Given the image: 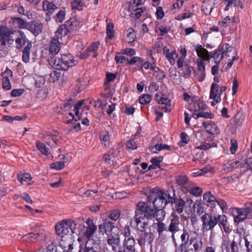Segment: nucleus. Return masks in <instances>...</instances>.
Segmentation results:
<instances>
[{
    "mask_svg": "<svg viewBox=\"0 0 252 252\" xmlns=\"http://www.w3.org/2000/svg\"><path fill=\"white\" fill-rule=\"evenodd\" d=\"M204 203L201 199H198L195 201L193 209L197 215H201L204 212Z\"/></svg>",
    "mask_w": 252,
    "mask_h": 252,
    "instance_id": "obj_27",
    "label": "nucleus"
},
{
    "mask_svg": "<svg viewBox=\"0 0 252 252\" xmlns=\"http://www.w3.org/2000/svg\"><path fill=\"white\" fill-rule=\"evenodd\" d=\"M77 225V223L72 220H64L56 225V233L62 238L61 245L63 246L64 248L66 247L65 246L64 238L65 240H71L72 234L78 233L80 234V230Z\"/></svg>",
    "mask_w": 252,
    "mask_h": 252,
    "instance_id": "obj_2",
    "label": "nucleus"
},
{
    "mask_svg": "<svg viewBox=\"0 0 252 252\" xmlns=\"http://www.w3.org/2000/svg\"><path fill=\"white\" fill-rule=\"evenodd\" d=\"M64 162L61 161L54 162L51 164V167L57 170H61L64 168Z\"/></svg>",
    "mask_w": 252,
    "mask_h": 252,
    "instance_id": "obj_56",
    "label": "nucleus"
},
{
    "mask_svg": "<svg viewBox=\"0 0 252 252\" xmlns=\"http://www.w3.org/2000/svg\"><path fill=\"white\" fill-rule=\"evenodd\" d=\"M57 8L56 6L48 1L45 0L43 2V8L44 10H53Z\"/></svg>",
    "mask_w": 252,
    "mask_h": 252,
    "instance_id": "obj_49",
    "label": "nucleus"
},
{
    "mask_svg": "<svg viewBox=\"0 0 252 252\" xmlns=\"http://www.w3.org/2000/svg\"><path fill=\"white\" fill-rule=\"evenodd\" d=\"M82 25V23L79 22L75 19H70L69 21L67 22V26H68L69 30H76L78 29L79 27Z\"/></svg>",
    "mask_w": 252,
    "mask_h": 252,
    "instance_id": "obj_33",
    "label": "nucleus"
},
{
    "mask_svg": "<svg viewBox=\"0 0 252 252\" xmlns=\"http://www.w3.org/2000/svg\"><path fill=\"white\" fill-rule=\"evenodd\" d=\"M36 146L42 154L45 155H47L49 154V149L44 143L39 141H36Z\"/></svg>",
    "mask_w": 252,
    "mask_h": 252,
    "instance_id": "obj_41",
    "label": "nucleus"
},
{
    "mask_svg": "<svg viewBox=\"0 0 252 252\" xmlns=\"http://www.w3.org/2000/svg\"><path fill=\"white\" fill-rule=\"evenodd\" d=\"M192 69V67L189 66L187 64L185 65L184 66V71H183L184 76L186 78L189 77L190 75Z\"/></svg>",
    "mask_w": 252,
    "mask_h": 252,
    "instance_id": "obj_60",
    "label": "nucleus"
},
{
    "mask_svg": "<svg viewBox=\"0 0 252 252\" xmlns=\"http://www.w3.org/2000/svg\"><path fill=\"white\" fill-rule=\"evenodd\" d=\"M184 228L182 220L179 217L174 213H172L170 216V223L168 226L167 231L172 234V238L175 241V234L176 232H181Z\"/></svg>",
    "mask_w": 252,
    "mask_h": 252,
    "instance_id": "obj_5",
    "label": "nucleus"
},
{
    "mask_svg": "<svg viewBox=\"0 0 252 252\" xmlns=\"http://www.w3.org/2000/svg\"><path fill=\"white\" fill-rule=\"evenodd\" d=\"M166 57L170 63L173 65L175 63V59L178 57V54L175 51H172Z\"/></svg>",
    "mask_w": 252,
    "mask_h": 252,
    "instance_id": "obj_47",
    "label": "nucleus"
},
{
    "mask_svg": "<svg viewBox=\"0 0 252 252\" xmlns=\"http://www.w3.org/2000/svg\"><path fill=\"white\" fill-rule=\"evenodd\" d=\"M16 48L18 49H21L23 46L29 42H30L26 37L25 33L21 31L15 32Z\"/></svg>",
    "mask_w": 252,
    "mask_h": 252,
    "instance_id": "obj_13",
    "label": "nucleus"
},
{
    "mask_svg": "<svg viewBox=\"0 0 252 252\" xmlns=\"http://www.w3.org/2000/svg\"><path fill=\"white\" fill-rule=\"evenodd\" d=\"M75 114L73 115L72 113H69V114L72 117V120L77 121L81 118V114L79 113L78 109H73Z\"/></svg>",
    "mask_w": 252,
    "mask_h": 252,
    "instance_id": "obj_62",
    "label": "nucleus"
},
{
    "mask_svg": "<svg viewBox=\"0 0 252 252\" xmlns=\"http://www.w3.org/2000/svg\"><path fill=\"white\" fill-rule=\"evenodd\" d=\"M217 223H219L220 225L223 226V229H225V226L227 223V218L224 215H219L216 216Z\"/></svg>",
    "mask_w": 252,
    "mask_h": 252,
    "instance_id": "obj_44",
    "label": "nucleus"
},
{
    "mask_svg": "<svg viewBox=\"0 0 252 252\" xmlns=\"http://www.w3.org/2000/svg\"><path fill=\"white\" fill-rule=\"evenodd\" d=\"M155 98L156 101L158 102V104L164 105V106L162 107V109H164L165 112L170 111V100L166 97H161L158 94H156L155 95Z\"/></svg>",
    "mask_w": 252,
    "mask_h": 252,
    "instance_id": "obj_25",
    "label": "nucleus"
},
{
    "mask_svg": "<svg viewBox=\"0 0 252 252\" xmlns=\"http://www.w3.org/2000/svg\"><path fill=\"white\" fill-rule=\"evenodd\" d=\"M14 24L20 29H28L29 23H27L20 18L14 17L12 18Z\"/></svg>",
    "mask_w": 252,
    "mask_h": 252,
    "instance_id": "obj_31",
    "label": "nucleus"
},
{
    "mask_svg": "<svg viewBox=\"0 0 252 252\" xmlns=\"http://www.w3.org/2000/svg\"><path fill=\"white\" fill-rule=\"evenodd\" d=\"M214 169L210 166H206L201 169L198 170L197 172L193 173L194 176H202L208 172H213Z\"/></svg>",
    "mask_w": 252,
    "mask_h": 252,
    "instance_id": "obj_40",
    "label": "nucleus"
},
{
    "mask_svg": "<svg viewBox=\"0 0 252 252\" xmlns=\"http://www.w3.org/2000/svg\"><path fill=\"white\" fill-rule=\"evenodd\" d=\"M32 47V44L31 42H29L23 50L22 60L25 63H27L29 61L30 51Z\"/></svg>",
    "mask_w": 252,
    "mask_h": 252,
    "instance_id": "obj_30",
    "label": "nucleus"
},
{
    "mask_svg": "<svg viewBox=\"0 0 252 252\" xmlns=\"http://www.w3.org/2000/svg\"><path fill=\"white\" fill-rule=\"evenodd\" d=\"M88 225L87 229L85 232V235L88 238H90L93 236L94 233L95 232L97 227L94 224L93 220L88 219L86 221Z\"/></svg>",
    "mask_w": 252,
    "mask_h": 252,
    "instance_id": "obj_22",
    "label": "nucleus"
},
{
    "mask_svg": "<svg viewBox=\"0 0 252 252\" xmlns=\"http://www.w3.org/2000/svg\"><path fill=\"white\" fill-rule=\"evenodd\" d=\"M214 146V144H209V143H204L201 144L200 145L197 146L196 147V149H200V150H208L211 147Z\"/></svg>",
    "mask_w": 252,
    "mask_h": 252,
    "instance_id": "obj_63",
    "label": "nucleus"
},
{
    "mask_svg": "<svg viewBox=\"0 0 252 252\" xmlns=\"http://www.w3.org/2000/svg\"><path fill=\"white\" fill-rule=\"evenodd\" d=\"M221 94H220L219 86L215 83H212L211 86L210 98L213 99L211 102L212 106H215L221 101Z\"/></svg>",
    "mask_w": 252,
    "mask_h": 252,
    "instance_id": "obj_12",
    "label": "nucleus"
},
{
    "mask_svg": "<svg viewBox=\"0 0 252 252\" xmlns=\"http://www.w3.org/2000/svg\"><path fill=\"white\" fill-rule=\"evenodd\" d=\"M233 48L229 46L228 44L223 45L220 49H218L214 51L211 55L209 54L208 51L205 48H203L201 45H197L195 47V51L197 55L200 58L202 59L204 61H209L210 57L214 58L215 60H219L220 61L224 55H227V53L233 51Z\"/></svg>",
    "mask_w": 252,
    "mask_h": 252,
    "instance_id": "obj_3",
    "label": "nucleus"
},
{
    "mask_svg": "<svg viewBox=\"0 0 252 252\" xmlns=\"http://www.w3.org/2000/svg\"><path fill=\"white\" fill-rule=\"evenodd\" d=\"M149 210L152 211V216H150L151 220L155 218L156 220L160 222V221L163 220L165 216V213L164 211L162 209H154L152 208L151 207L149 206Z\"/></svg>",
    "mask_w": 252,
    "mask_h": 252,
    "instance_id": "obj_18",
    "label": "nucleus"
},
{
    "mask_svg": "<svg viewBox=\"0 0 252 252\" xmlns=\"http://www.w3.org/2000/svg\"><path fill=\"white\" fill-rule=\"evenodd\" d=\"M173 203L174 204V209L179 214L183 212L184 208L185 205V202L181 198L174 197L172 198Z\"/></svg>",
    "mask_w": 252,
    "mask_h": 252,
    "instance_id": "obj_21",
    "label": "nucleus"
},
{
    "mask_svg": "<svg viewBox=\"0 0 252 252\" xmlns=\"http://www.w3.org/2000/svg\"><path fill=\"white\" fill-rule=\"evenodd\" d=\"M45 236V232L44 230H41L40 233H30L29 234L27 237L29 238L32 239V240L39 239L42 240L44 239Z\"/></svg>",
    "mask_w": 252,
    "mask_h": 252,
    "instance_id": "obj_43",
    "label": "nucleus"
},
{
    "mask_svg": "<svg viewBox=\"0 0 252 252\" xmlns=\"http://www.w3.org/2000/svg\"><path fill=\"white\" fill-rule=\"evenodd\" d=\"M202 223V229L204 231H209L213 229L217 224L216 216L213 215L211 213H206L200 217Z\"/></svg>",
    "mask_w": 252,
    "mask_h": 252,
    "instance_id": "obj_8",
    "label": "nucleus"
},
{
    "mask_svg": "<svg viewBox=\"0 0 252 252\" xmlns=\"http://www.w3.org/2000/svg\"><path fill=\"white\" fill-rule=\"evenodd\" d=\"M198 97L194 96L191 98V100L193 103L190 104L189 110L191 111L198 112L199 111V102H198Z\"/></svg>",
    "mask_w": 252,
    "mask_h": 252,
    "instance_id": "obj_39",
    "label": "nucleus"
},
{
    "mask_svg": "<svg viewBox=\"0 0 252 252\" xmlns=\"http://www.w3.org/2000/svg\"><path fill=\"white\" fill-rule=\"evenodd\" d=\"M61 48V44L59 40L54 37L50 42L49 52L52 55H56L59 52Z\"/></svg>",
    "mask_w": 252,
    "mask_h": 252,
    "instance_id": "obj_24",
    "label": "nucleus"
},
{
    "mask_svg": "<svg viewBox=\"0 0 252 252\" xmlns=\"http://www.w3.org/2000/svg\"><path fill=\"white\" fill-rule=\"evenodd\" d=\"M50 63L56 69L65 70L76 64L73 57L69 54L62 55L61 57H53L50 59Z\"/></svg>",
    "mask_w": 252,
    "mask_h": 252,
    "instance_id": "obj_4",
    "label": "nucleus"
},
{
    "mask_svg": "<svg viewBox=\"0 0 252 252\" xmlns=\"http://www.w3.org/2000/svg\"><path fill=\"white\" fill-rule=\"evenodd\" d=\"M189 244L192 245L196 252H198L202 248L203 242L202 240L199 238L191 237L189 239Z\"/></svg>",
    "mask_w": 252,
    "mask_h": 252,
    "instance_id": "obj_28",
    "label": "nucleus"
},
{
    "mask_svg": "<svg viewBox=\"0 0 252 252\" xmlns=\"http://www.w3.org/2000/svg\"><path fill=\"white\" fill-rule=\"evenodd\" d=\"M200 59L197 63L198 69L196 72H205V65L203 63L202 59Z\"/></svg>",
    "mask_w": 252,
    "mask_h": 252,
    "instance_id": "obj_57",
    "label": "nucleus"
},
{
    "mask_svg": "<svg viewBox=\"0 0 252 252\" xmlns=\"http://www.w3.org/2000/svg\"><path fill=\"white\" fill-rule=\"evenodd\" d=\"M31 176L29 173L20 174L18 175V180L23 184L24 182H29L31 180Z\"/></svg>",
    "mask_w": 252,
    "mask_h": 252,
    "instance_id": "obj_46",
    "label": "nucleus"
},
{
    "mask_svg": "<svg viewBox=\"0 0 252 252\" xmlns=\"http://www.w3.org/2000/svg\"><path fill=\"white\" fill-rule=\"evenodd\" d=\"M126 146L127 149L129 150H133L137 148V145L135 142L132 139H130L127 141Z\"/></svg>",
    "mask_w": 252,
    "mask_h": 252,
    "instance_id": "obj_64",
    "label": "nucleus"
},
{
    "mask_svg": "<svg viewBox=\"0 0 252 252\" xmlns=\"http://www.w3.org/2000/svg\"><path fill=\"white\" fill-rule=\"evenodd\" d=\"M119 151L118 149H112L108 154L103 156V158L105 162L110 166L119 165L120 162Z\"/></svg>",
    "mask_w": 252,
    "mask_h": 252,
    "instance_id": "obj_10",
    "label": "nucleus"
},
{
    "mask_svg": "<svg viewBox=\"0 0 252 252\" xmlns=\"http://www.w3.org/2000/svg\"><path fill=\"white\" fill-rule=\"evenodd\" d=\"M176 182L179 186L186 190L192 184V183L189 181L188 177L186 175L179 176L176 179Z\"/></svg>",
    "mask_w": 252,
    "mask_h": 252,
    "instance_id": "obj_23",
    "label": "nucleus"
},
{
    "mask_svg": "<svg viewBox=\"0 0 252 252\" xmlns=\"http://www.w3.org/2000/svg\"><path fill=\"white\" fill-rule=\"evenodd\" d=\"M99 45V42L98 41L93 42L87 48L88 52L93 53V56L94 58L97 57L98 53L97 52V49Z\"/></svg>",
    "mask_w": 252,
    "mask_h": 252,
    "instance_id": "obj_36",
    "label": "nucleus"
},
{
    "mask_svg": "<svg viewBox=\"0 0 252 252\" xmlns=\"http://www.w3.org/2000/svg\"><path fill=\"white\" fill-rule=\"evenodd\" d=\"M69 32L67 25H62L56 32L55 37L57 39H61L66 36Z\"/></svg>",
    "mask_w": 252,
    "mask_h": 252,
    "instance_id": "obj_26",
    "label": "nucleus"
},
{
    "mask_svg": "<svg viewBox=\"0 0 252 252\" xmlns=\"http://www.w3.org/2000/svg\"><path fill=\"white\" fill-rule=\"evenodd\" d=\"M115 228L114 223L107 220L106 219L103 220V222L99 225L98 231L100 233L110 234L113 232L112 230Z\"/></svg>",
    "mask_w": 252,
    "mask_h": 252,
    "instance_id": "obj_14",
    "label": "nucleus"
},
{
    "mask_svg": "<svg viewBox=\"0 0 252 252\" xmlns=\"http://www.w3.org/2000/svg\"><path fill=\"white\" fill-rule=\"evenodd\" d=\"M151 95L150 94H143L139 97V100L140 104L146 105L151 102Z\"/></svg>",
    "mask_w": 252,
    "mask_h": 252,
    "instance_id": "obj_45",
    "label": "nucleus"
},
{
    "mask_svg": "<svg viewBox=\"0 0 252 252\" xmlns=\"http://www.w3.org/2000/svg\"><path fill=\"white\" fill-rule=\"evenodd\" d=\"M120 239L119 235L115 232H112L107 235V244L111 246L113 250L119 246Z\"/></svg>",
    "mask_w": 252,
    "mask_h": 252,
    "instance_id": "obj_15",
    "label": "nucleus"
},
{
    "mask_svg": "<svg viewBox=\"0 0 252 252\" xmlns=\"http://www.w3.org/2000/svg\"><path fill=\"white\" fill-rule=\"evenodd\" d=\"M203 200L206 202L207 205L210 207H214L216 205V200L213 195L210 192L205 193L203 195Z\"/></svg>",
    "mask_w": 252,
    "mask_h": 252,
    "instance_id": "obj_29",
    "label": "nucleus"
},
{
    "mask_svg": "<svg viewBox=\"0 0 252 252\" xmlns=\"http://www.w3.org/2000/svg\"><path fill=\"white\" fill-rule=\"evenodd\" d=\"M15 40V32L5 27H0V44L5 46L6 44L12 45Z\"/></svg>",
    "mask_w": 252,
    "mask_h": 252,
    "instance_id": "obj_7",
    "label": "nucleus"
},
{
    "mask_svg": "<svg viewBox=\"0 0 252 252\" xmlns=\"http://www.w3.org/2000/svg\"><path fill=\"white\" fill-rule=\"evenodd\" d=\"M114 25L112 23L108 24L106 28L107 35L109 39L112 38L114 36L113 32Z\"/></svg>",
    "mask_w": 252,
    "mask_h": 252,
    "instance_id": "obj_53",
    "label": "nucleus"
},
{
    "mask_svg": "<svg viewBox=\"0 0 252 252\" xmlns=\"http://www.w3.org/2000/svg\"><path fill=\"white\" fill-rule=\"evenodd\" d=\"M136 38V34L134 31L132 29H129L127 31L126 41L128 43H132Z\"/></svg>",
    "mask_w": 252,
    "mask_h": 252,
    "instance_id": "obj_42",
    "label": "nucleus"
},
{
    "mask_svg": "<svg viewBox=\"0 0 252 252\" xmlns=\"http://www.w3.org/2000/svg\"><path fill=\"white\" fill-rule=\"evenodd\" d=\"M169 146L167 145L164 144H156L151 149V151L153 153H156L158 151H161L164 149H169Z\"/></svg>",
    "mask_w": 252,
    "mask_h": 252,
    "instance_id": "obj_48",
    "label": "nucleus"
},
{
    "mask_svg": "<svg viewBox=\"0 0 252 252\" xmlns=\"http://www.w3.org/2000/svg\"><path fill=\"white\" fill-rule=\"evenodd\" d=\"M140 237L138 239L139 244L140 246L144 245L146 244H150L153 241V235L151 232H146L143 231L141 232Z\"/></svg>",
    "mask_w": 252,
    "mask_h": 252,
    "instance_id": "obj_19",
    "label": "nucleus"
},
{
    "mask_svg": "<svg viewBox=\"0 0 252 252\" xmlns=\"http://www.w3.org/2000/svg\"><path fill=\"white\" fill-rule=\"evenodd\" d=\"M213 9V4L211 0H208L203 3L202 6V10L206 14L209 15L211 13Z\"/></svg>",
    "mask_w": 252,
    "mask_h": 252,
    "instance_id": "obj_35",
    "label": "nucleus"
},
{
    "mask_svg": "<svg viewBox=\"0 0 252 252\" xmlns=\"http://www.w3.org/2000/svg\"><path fill=\"white\" fill-rule=\"evenodd\" d=\"M71 5L72 9L80 10L83 6L82 0H72L71 2Z\"/></svg>",
    "mask_w": 252,
    "mask_h": 252,
    "instance_id": "obj_50",
    "label": "nucleus"
},
{
    "mask_svg": "<svg viewBox=\"0 0 252 252\" xmlns=\"http://www.w3.org/2000/svg\"><path fill=\"white\" fill-rule=\"evenodd\" d=\"M120 216V211L119 210H113L111 212L109 218L114 221L117 220Z\"/></svg>",
    "mask_w": 252,
    "mask_h": 252,
    "instance_id": "obj_52",
    "label": "nucleus"
},
{
    "mask_svg": "<svg viewBox=\"0 0 252 252\" xmlns=\"http://www.w3.org/2000/svg\"><path fill=\"white\" fill-rule=\"evenodd\" d=\"M204 128L208 133L216 134L220 133V130L216 125L212 121L203 122Z\"/></svg>",
    "mask_w": 252,
    "mask_h": 252,
    "instance_id": "obj_20",
    "label": "nucleus"
},
{
    "mask_svg": "<svg viewBox=\"0 0 252 252\" xmlns=\"http://www.w3.org/2000/svg\"><path fill=\"white\" fill-rule=\"evenodd\" d=\"M50 81H52L53 82H54L59 79V78L60 77V73L56 71H53L50 75Z\"/></svg>",
    "mask_w": 252,
    "mask_h": 252,
    "instance_id": "obj_58",
    "label": "nucleus"
},
{
    "mask_svg": "<svg viewBox=\"0 0 252 252\" xmlns=\"http://www.w3.org/2000/svg\"><path fill=\"white\" fill-rule=\"evenodd\" d=\"M182 230L183 233L181 236V239L182 242L181 246H185L188 244L189 242V231H188L187 229H185L184 228L183 229H182Z\"/></svg>",
    "mask_w": 252,
    "mask_h": 252,
    "instance_id": "obj_38",
    "label": "nucleus"
},
{
    "mask_svg": "<svg viewBox=\"0 0 252 252\" xmlns=\"http://www.w3.org/2000/svg\"><path fill=\"white\" fill-rule=\"evenodd\" d=\"M2 87L7 90H10L11 88L10 80L7 76H4L3 78Z\"/></svg>",
    "mask_w": 252,
    "mask_h": 252,
    "instance_id": "obj_55",
    "label": "nucleus"
},
{
    "mask_svg": "<svg viewBox=\"0 0 252 252\" xmlns=\"http://www.w3.org/2000/svg\"><path fill=\"white\" fill-rule=\"evenodd\" d=\"M231 23L230 18L229 16H226L222 21L220 22L219 24L223 27H227Z\"/></svg>",
    "mask_w": 252,
    "mask_h": 252,
    "instance_id": "obj_59",
    "label": "nucleus"
},
{
    "mask_svg": "<svg viewBox=\"0 0 252 252\" xmlns=\"http://www.w3.org/2000/svg\"><path fill=\"white\" fill-rule=\"evenodd\" d=\"M237 215L234 217V220L235 222H240L244 221L246 218H252V212L251 208L245 206L244 208H235Z\"/></svg>",
    "mask_w": 252,
    "mask_h": 252,
    "instance_id": "obj_11",
    "label": "nucleus"
},
{
    "mask_svg": "<svg viewBox=\"0 0 252 252\" xmlns=\"http://www.w3.org/2000/svg\"><path fill=\"white\" fill-rule=\"evenodd\" d=\"M158 193V197L153 201L155 209H162L168 203H173L172 197L169 193L162 190H159Z\"/></svg>",
    "mask_w": 252,
    "mask_h": 252,
    "instance_id": "obj_6",
    "label": "nucleus"
},
{
    "mask_svg": "<svg viewBox=\"0 0 252 252\" xmlns=\"http://www.w3.org/2000/svg\"><path fill=\"white\" fill-rule=\"evenodd\" d=\"M43 26L39 21H34L29 24L28 29L34 35H38L41 32Z\"/></svg>",
    "mask_w": 252,
    "mask_h": 252,
    "instance_id": "obj_17",
    "label": "nucleus"
},
{
    "mask_svg": "<svg viewBox=\"0 0 252 252\" xmlns=\"http://www.w3.org/2000/svg\"><path fill=\"white\" fill-rule=\"evenodd\" d=\"M136 207L135 216L131 219L130 224L143 232L149 224L152 211L149 210V205L144 202H139Z\"/></svg>",
    "mask_w": 252,
    "mask_h": 252,
    "instance_id": "obj_1",
    "label": "nucleus"
},
{
    "mask_svg": "<svg viewBox=\"0 0 252 252\" xmlns=\"http://www.w3.org/2000/svg\"><path fill=\"white\" fill-rule=\"evenodd\" d=\"M65 13L64 10H61L57 14L56 21L62 23L65 19Z\"/></svg>",
    "mask_w": 252,
    "mask_h": 252,
    "instance_id": "obj_54",
    "label": "nucleus"
},
{
    "mask_svg": "<svg viewBox=\"0 0 252 252\" xmlns=\"http://www.w3.org/2000/svg\"><path fill=\"white\" fill-rule=\"evenodd\" d=\"M167 228L168 226H166L164 223L161 222L160 221L157 223V230L159 235H160L164 231H168Z\"/></svg>",
    "mask_w": 252,
    "mask_h": 252,
    "instance_id": "obj_51",
    "label": "nucleus"
},
{
    "mask_svg": "<svg viewBox=\"0 0 252 252\" xmlns=\"http://www.w3.org/2000/svg\"><path fill=\"white\" fill-rule=\"evenodd\" d=\"M222 246L224 247L226 252H238V244L234 240L231 242L228 239H224L222 243Z\"/></svg>",
    "mask_w": 252,
    "mask_h": 252,
    "instance_id": "obj_16",
    "label": "nucleus"
},
{
    "mask_svg": "<svg viewBox=\"0 0 252 252\" xmlns=\"http://www.w3.org/2000/svg\"><path fill=\"white\" fill-rule=\"evenodd\" d=\"M186 190L190 194L196 197L200 196L203 192V190L201 188L193 187V184L189 186Z\"/></svg>",
    "mask_w": 252,
    "mask_h": 252,
    "instance_id": "obj_32",
    "label": "nucleus"
},
{
    "mask_svg": "<svg viewBox=\"0 0 252 252\" xmlns=\"http://www.w3.org/2000/svg\"><path fill=\"white\" fill-rule=\"evenodd\" d=\"M100 139L101 143L105 147H108L110 146V137L108 131H105L102 132L100 135Z\"/></svg>",
    "mask_w": 252,
    "mask_h": 252,
    "instance_id": "obj_34",
    "label": "nucleus"
},
{
    "mask_svg": "<svg viewBox=\"0 0 252 252\" xmlns=\"http://www.w3.org/2000/svg\"><path fill=\"white\" fill-rule=\"evenodd\" d=\"M97 191H94L92 190H88L85 191L83 189H81L79 190V195L82 196L83 198L87 199L90 197H93V194L96 193Z\"/></svg>",
    "mask_w": 252,
    "mask_h": 252,
    "instance_id": "obj_37",
    "label": "nucleus"
},
{
    "mask_svg": "<svg viewBox=\"0 0 252 252\" xmlns=\"http://www.w3.org/2000/svg\"><path fill=\"white\" fill-rule=\"evenodd\" d=\"M238 148L237 141L234 139L231 140V146L230 150L232 154H234Z\"/></svg>",
    "mask_w": 252,
    "mask_h": 252,
    "instance_id": "obj_61",
    "label": "nucleus"
},
{
    "mask_svg": "<svg viewBox=\"0 0 252 252\" xmlns=\"http://www.w3.org/2000/svg\"><path fill=\"white\" fill-rule=\"evenodd\" d=\"M130 235V230L128 227L125 228L124 235L125 240L123 242V252H135V241L133 238L129 237Z\"/></svg>",
    "mask_w": 252,
    "mask_h": 252,
    "instance_id": "obj_9",
    "label": "nucleus"
}]
</instances>
